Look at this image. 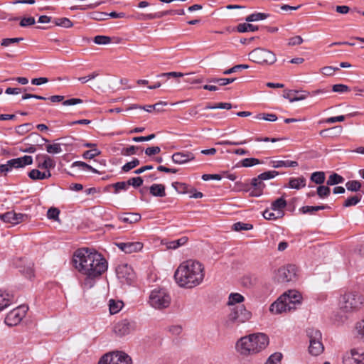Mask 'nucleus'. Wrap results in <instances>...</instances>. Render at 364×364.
Returning <instances> with one entry per match:
<instances>
[{"mask_svg":"<svg viewBox=\"0 0 364 364\" xmlns=\"http://www.w3.org/2000/svg\"><path fill=\"white\" fill-rule=\"evenodd\" d=\"M252 317V313L247 310L244 305L234 307L228 316V321L233 324L240 325L248 321Z\"/></svg>","mask_w":364,"mask_h":364,"instance_id":"10","label":"nucleus"},{"mask_svg":"<svg viewBox=\"0 0 364 364\" xmlns=\"http://www.w3.org/2000/svg\"><path fill=\"white\" fill-rule=\"evenodd\" d=\"M282 358V353H274L269 357L265 364H279Z\"/></svg>","mask_w":364,"mask_h":364,"instance_id":"45","label":"nucleus"},{"mask_svg":"<svg viewBox=\"0 0 364 364\" xmlns=\"http://www.w3.org/2000/svg\"><path fill=\"white\" fill-rule=\"evenodd\" d=\"M332 90L335 92L343 93L350 91V88L343 84H336L333 86Z\"/></svg>","mask_w":364,"mask_h":364,"instance_id":"62","label":"nucleus"},{"mask_svg":"<svg viewBox=\"0 0 364 364\" xmlns=\"http://www.w3.org/2000/svg\"><path fill=\"white\" fill-rule=\"evenodd\" d=\"M14 300V296L6 291H0V311L9 306Z\"/></svg>","mask_w":364,"mask_h":364,"instance_id":"24","label":"nucleus"},{"mask_svg":"<svg viewBox=\"0 0 364 364\" xmlns=\"http://www.w3.org/2000/svg\"><path fill=\"white\" fill-rule=\"evenodd\" d=\"M140 161L138 159H134L132 161L126 163L122 168L124 172H128L131 169L139 165Z\"/></svg>","mask_w":364,"mask_h":364,"instance_id":"46","label":"nucleus"},{"mask_svg":"<svg viewBox=\"0 0 364 364\" xmlns=\"http://www.w3.org/2000/svg\"><path fill=\"white\" fill-rule=\"evenodd\" d=\"M307 335L309 338V353L313 355H318L323 351V346L321 343V333L314 328H309Z\"/></svg>","mask_w":364,"mask_h":364,"instance_id":"7","label":"nucleus"},{"mask_svg":"<svg viewBox=\"0 0 364 364\" xmlns=\"http://www.w3.org/2000/svg\"><path fill=\"white\" fill-rule=\"evenodd\" d=\"M269 14L264 13H255L246 17L245 20L247 22L257 21L266 19Z\"/></svg>","mask_w":364,"mask_h":364,"instance_id":"36","label":"nucleus"},{"mask_svg":"<svg viewBox=\"0 0 364 364\" xmlns=\"http://www.w3.org/2000/svg\"><path fill=\"white\" fill-rule=\"evenodd\" d=\"M258 119H264L269 122H274L277 119V117L274 114H259L256 117Z\"/></svg>","mask_w":364,"mask_h":364,"instance_id":"61","label":"nucleus"},{"mask_svg":"<svg viewBox=\"0 0 364 364\" xmlns=\"http://www.w3.org/2000/svg\"><path fill=\"white\" fill-rule=\"evenodd\" d=\"M272 167L277 168L280 167H296L298 166L297 161H282V160H272L270 161Z\"/></svg>","mask_w":364,"mask_h":364,"instance_id":"27","label":"nucleus"},{"mask_svg":"<svg viewBox=\"0 0 364 364\" xmlns=\"http://www.w3.org/2000/svg\"><path fill=\"white\" fill-rule=\"evenodd\" d=\"M15 215V212L11 211L7 212L1 215V220L5 223H9L14 224V216Z\"/></svg>","mask_w":364,"mask_h":364,"instance_id":"59","label":"nucleus"},{"mask_svg":"<svg viewBox=\"0 0 364 364\" xmlns=\"http://www.w3.org/2000/svg\"><path fill=\"white\" fill-rule=\"evenodd\" d=\"M28 307L19 306L11 310L5 318V323L9 326H14L18 324L26 316Z\"/></svg>","mask_w":364,"mask_h":364,"instance_id":"11","label":"nucleus"},{"mask_svg":"<svg viewBox=\"0 0 364 364\" xmlns=\"http://www.w3.org/2000/svg\"><path fill=\"white\" fill-rule=\"evenodd\" d=\"M118 218L123 223L133 224L141 220V215L135 213H124L120 214Z\"/></svg>","mask_w":364,"mask_h":364,"instance_id":"22","label":"nucleus"},{"mask_svg":"<svg viewBox=\"0 0 364 364\" xmlns=\"http://www.w3.org/2000/svg\"><path fill=\"white\" fill-rule=\"evenodd\" d=\"M258 30V27L250 23H240L237 26V31L240 33L248 32V31H256Z\"/></svg>","mask_w":364,"mask_h":364,"instance_id":"35","label":"nucleus"},{"mask_svg":"<svg viewBox=\"0 0 364 364\" xmlns=\"http://www.w3.org/2000/svg\"><path fill=\"white\" fill-rule=\"evenodd\" d=\"M343 181H344V178L341 176L335 173L331 174L328 177V179L326 183L328 186H333V185L342 183Z\"/></svg>","mask_w":364,"mask_h":364,"instance_id":"38","label":"nucleus"},{"mask_svg":"<svg viewBox=\"0 0 364 364\" xmlns=\"http://www.w3.org/2000/svg\"><path fill=\"white\" fill-rule=\"evenodd\" d=\"M112 186L114 188V193L117 194L121 191H127L129 188V183L127 181H120L113 183Z\"/></svg>","mask_w":364,"mask_h":364,"instance_id":"43","label":"nucleus"},{"mask_svg":"<svg viewBox=\"0 0 364 364\" xmlns=\"http://www.w3.org/2000/svg\"><path fill=\"white\" fill-rule=\"evenodd\" d=\"M245 298L242 295L239 293H231L229 295L228 304L229 306L235 305V304H240L244 301Z\"/></svg>","mask_w":364,"mask_h":364,"instance_id":"33","label":"nucleus"},{"mask_svg":"<svg viewBox=\"0 0 364 364\" xmlns=\"http://www.w3.org/2000/svg\"><path fill=\"white\" fill-rule=\"evenodd\" d=\"M240 163L243 167H251L261 164L260 161L256 158H246L242 159Z\"/></svg>","mask_w":364,"mask_h":364,"instance_id":"42","label":"nucleus"},{"mask_svg":"<svg viewBox=\"0 0 364 364\" xmlns=\"http://www.w3.org/2000/svg\"><path fill=\"white\" fill-rule=\"evenodd\" d=\"M268 336L262 333H252L242 337L236 343V350L242 355L257 354L267 348Z\"/></svg>","mask_w":364,"mask_h":364,"instance_id":"3","label":"nucleus"},{"mask_svg":"<svg viewBox=\"0 0 364 364\" xmlns=\"http://www.w3.org/2000/svg\"><path fill=\"white\" fill-rule=\"evenodd\" d=\"M172 161L176 164H184L195 159V155L191 151H179L171 156Z\"/></svg>","mask_w":364,"mask_h":364,"instance_id":"19","label":"nucleus"},{"mask_svg":"<svg viewBox=\"0 0 364 364\" xmlns=\"http://www.w3.org/2000/svg\"><path fill=\"white\" fill-rule=\"evenodd\" d=\"M124 304L122 301H115L110 299L109 301V309L111 314H117L123 307Z\"/></svg>","mask_w":364,"mask_h":364,"instance_id":"29","label":"nucleus"},{"mask_svg":"<svg viewBox=\"0 0 364 364\" xmlns=\"http://www.w3.org/2000/svg\"><path fill=\"white\" fill-rule=\"evenodd\" d=\"M263 217L267 220H276L277 218H280L283 216V212L279 211L277 213H274L270 210H265L263 212Z\"/></svg>","mask_w":364,"mask_h":364,"instance_id":"39","label":"nucleus"},{"mask_svg":"<svg viewBox=\"0 0 364 364\" xmlns=\"http://www.w3.org/2000/svg\"><path fill=\"white\" fill-rule=\"evenodd\" d=\"M171 303V296L164 289H155L149 295V304L154 309L167 308Z\"/></svg>","mask_w":364,"mask_h":364,"instance_id":"5","label":"nucleus"},{"mask_svg":"<svg viewBox=\"0 0 364 364\" xmlns=\"http://www.w3.org/2000/svg\"><path fill=\"white\" fill-rule=\"evenodd\" d=\"M188 241V238L186 237H182L178 240L169 241L166 243V247L168 249L175 250L180 246L185 245Z\"/></svg>","mask_w":364,"mask_h":364,"instance_id":"30","label":"nucleus"},{"mask_svg":"<svg viewBox=\"0 0 364 364\" xmlns=\"http://www.w3.org/2000/svg\"><path fill=\"white\" fill-rule=\"evenodd\" d=\"M46 151L49 154H59L62 151V149L60 144L55 143L53 144H48L46 146Z\"/></svg>","mask_w":364,"mask_h":364,"instance_id":"47","label":"nucleus"},{"mask_svg":"<svg viewBox=\"0 0 364 364\" xmlns=\"http://www.w3.org/2000/svg\"><path fill=\"white\" fill-rule=\"evenodd\" d=\"M253 228V225L250 223H245L237 222L232 225V230L235 231L250 230Z\"/></svg>","mask_w":364,"mask_h":364,"instance_id":"40","label":"nucleus"},{"mask_svg":"<svg viewBox=\"0 0 364 364\" xmlns=\"http://www.w3.org/2000/svg\"><path fill=\"white\" fill-rule=\"evenodd\" d=\"M346 188L350 191H358L361 188V184L358 181H350L346 183Z\"/></svg>","mask_w":364,"mask_h":364,"instance_id":"49","label":"nucleus"},{"mask_svg":"<svg viewBox=\"0 0 364 364\" xmlns=\"http://www.w3.org/2000/svg\"><path fill=\"white\" fill-rule=\"evenodd\" d=\"M325 173L323 171L314 172L311 176V180L316 184H322L325 181Z\"/></svg>","mask_w":364,"mask_h":364,"instance_id":"34","label":"nucleus"},{"mask_svg":"<svg viewBox=\"0 0 364 364\" xmlns=\"http://www.w3.org/2000/svg\"><path fill=\"white\" fill-rule=\"evenodd\" d=\"M296 278V267L294 265L282 267L277 270L276 279L278 282L287 283Z\"/></svg>","mask_w":364,"mask_h":364,"instance_id":"13","label":"nucleus"},{"mask_svg":"<svg viewBox=\"0 0 364 364\" xmlns=\"http://www.w3.org/2000/svg\"><path fill=\"white\" fill-rule=\"evenodd\" d=\"M262 181V179L259 178V176L257 178L252 179L251 185L253 186V189L250 192L251 196L257 197L262 195L263 189L265 187Z\"/></svg>","mask_w":364,"mask_h":364,"instance_id":"21","label":"nucleus"},{"mask_svg":"<svg viewBox=\"0 0 364 364\" xmlns=\"http://www.w3.org/2000/svg\"><path fill=\"white\" fill-rule=\"evenodd\" d=\"M360 199H361V196H355L348 198L345 200V202L343 203V206L344 207H350L352 205H355L358 202H360Z\"/></svg>","mask_w":364,"mask_h":364,"instance_id":"52","label":"nucleus"},{"mask_svg":"<svg viewBox=\"0 0 364 364\" xmlns=\"http://www.w3.org/2000/svg\"><path fill=\"white\" fill-rule=\"evenodd\" d=\"M282 296H284L285 299H282L283 302L287 304L289 312L296 309L297 306L301 304L302 296L301 294L296 290H289L284 293Z\"/></svg>","mask_w":364,"mask_h":364,"instance_id":"12","label":"nucleus"},{"mask_svg":"<svg viewBox=\"0 0 364 364\" xmlns=\"http://www.w3.org/2000/svg\"><path fill=\"white\" fill-rule=\"evenodd\" d=\"M338 70L339 68L336 67L326 66L321 68V73L325 75L331 76L333 75L334 73Z\"/></svg>","mask_w":364,"mask_h":364,"instance_id":"60","label":"nucleus"},{"mask_svg":"<svg viewBox=\"0 0 364 364\" xmlns=\"http://www.w3.org/2000/svg\"><path fill=\"white\" fill-rule=\"evenodd\" d=\"M92 18L97 21H104L108 18V14L104 12H94L92 14Z\"/></svg>","mask_w":364,"mask_h":364,"instance_id":"63","label":"nucleus"},{"mask_svg":"<svg viewBox=\"0 0 364 364\" xmlns=\"http://www.w3.org/2000/svg\"><path fill=\"white\" fill-rule=\"evenodd\" d=\"M94 43L98 45H106L111 42V38L106 36H96L94 38Z\"/></svg>","mask_w":364,"mask_h":364,"instance_id":"50","label":"nucleus"},{"mask_svg":"<svg viewBox=\"0 0 364 364\" xmlns=\"http://www.w3.org/2000/svg\"><path fill=\"white\" fill-rule=\"evenodd\" d=\"M355 329L358 336L364 341V319L356 323Z\"/></svg>","mask_w":364,"mask_h":364,"instance_id":"56","label":"nucleus"},{"mask_svg":"<svg viewBox=\"0 0 364 364\" xmlns=\"http://www.w3.org/2000/svg\"><path fill=\"white\" fill-rule=\"evenodd\" d=\"M236 80L235 77L232 78H210L208 79L207 82L213 83H218L220 85L224 86L228 84L232 83Z\"/></svg>","mask_w":364,"mask_h":364,"instance_id":"37","label":"nucleus"},{"mask_svg":"<svg viewBox=\"0 0 364 364\" xmlns=\"http://www.w3.org/2000/svg\"><path fill=\"white\" fill-rule=\"evenodd\" d=\"M129 186H132L134 188H138L143 184V179L141 177H134L127 181Z\"/></svg>","mask_w":364,"mask_h":364,"instance_id":"58","label":"nucleus"},{"mask_svg":"<svg viewBox=\"0 0 364 364\" xmlns=\"http://www.w3.org/2000/svg\"><path fill=\"white\" fill-rule=\"evenodd\" d=\"M75 269L84 277L81 282L83 289H91L97 279L107 269V262L94 250L81 248L77 250L73 258Z\"/></svg>","mask_w":364,"mask_h":364,"instance_id":"1","label":"nucleus"},{"mask_svg":"<svg viewBox=\"0 0 364 364\" xmlns=\"http://www.w3.org/2000/svg\"><path fill=\"white\" fill-rule=\"evenodd\" d=\"M118 279L123 283L130 284L134 279V272L128 264L119 265L116 269Z\"/></svg>","mask_w":364,"mask_h":364,"instance_id":"14","label":"nucleus"},{"mask_svg":"<svg viewBox=\"0 0 364 364\" xmlns=\"http://www.w3.org/2000/svg\"><path fill=\"white\" fill-rule=\"evenodd\" d=\"M116 245L119 249L127 254L139 252L143 248V243L140 242H118Z\"/></svg>","mask_w":364,"mask_h":364,"instance_id":"18","label":"nucleus"},{"mask_svg":"<svg viewBox=\"0 0 364 364\" xmlns=\"http://www.w3.org/2000/svg\"><path fill=\"white\" fill-rule=\"evenodd\" d=\"M37 167L45 171H50L55 166V161L47 154H38L36 156Z\"/></svg>","mask_w":364,"mask_h":364,"instance_id":"17","label":"nucleus"},{"mask_svg":"<svg viewBox=\"0 0 364 364\" xmlns=\"http://www.w3.org/2000/svg\"><path fill=\"white\" fill-rule=\"evenodd\" d=\"M282 299H285L284 296H280L269 307V311L274 314H279L283 312L289 311L288 307L286 306Z\"/></svg>","mask_w":364,"mask_h":364,"instance_id":"20","label":"nucleus"},{"mask_svg":"<svg viewBox=\"0 0 364 364\" xmlns=\"http://www.w3.org/2000/svg\"><path fill=\"white\" fill-rule=\"evenodd\" d=\"M20 272L27 278L31 279L34 277L33 264L30 263L27 267H23Z\"/></svg>","mask_w":364,"mask_h":364,"instance_id":"48","label":"nucleus"},{"mask_svg":"<svg viewBox=\"0 0 364 364\" xmlns=\"http://www.w3.org/2000/svg\"><path fill=\"white\" fill-rule=\"evenodd\" d=\"M316 193L319 196V198H327L330 195L331 189L328 186V185L327 186H319L317 188Z\"/></svg>","mask_w":364,"mask_h":364,"instance_id":"41","label":"nucleus"},{"mask_svg":"<svg viewBox=\"0 0 364 364\" xmlns=\"http://www.w3.org/2000/svg\"><path fill=\"white\" fill-rule=\"evenodd\" d=\"M364 304V296L355 291L342 294L339 299V308L344 313H352L360 309Z\"/></svg>","mask_w":364,"mask_h":364,"instance_id":"4","label":"nucleus"},{"mask_svg":"<svg viewBox=\"0 0 364 364\" xmlns=\"http://www.w3.org/2000/svg\"><path fill=\"white\" fill-rule=\"evenodd\" d=\"M136 329V323L132 321L124 319L117 323L114 326V332L119 336H126Z\"/></svg>","mask_w":364,"mask_h":364,"instance_id":"15","label":"nucleus"},{"mask_svg":"<svg viewBox=\"0 0 364 364\" xmlns=\"http://www.w3.org/2000/svg\"><path fill=\"white\" fill-rule=\"evenodd\" d=\"M279 174V173L276 171H269L264 173H262L259 175V178L260 179L268 180L274 178Z\"/></svg>","mask_w":364,"mask_h":364,"instance_id":"55","label":"nucleus"},{"mask_svg":"<svg viewBox=\"0 0 364 364\" xmlns=\"http://www.w3.org/2000/svg\"><path fill=\"white\" fill-rule=\"evenodd\" d=\"M98 364H132L131 358L122 351L111 352L104 355Z\"/></svg>","mask_w":364,"mask_h":364,"instance_id":"8","label":"nucleus"},{"mask_svg":"<svg viewBox=\"0 0 364 364\" xmlns=\"http://www.w3.org/2000/svg\"><path fill=\"white\" fill-rule=\"evenodd\" d=\"M250 59L256 63L261 65H272L276 60L275 54L264 48H257L249 53Z\"/></svg>","mask_w":364,"mask_h":364,"instance_id":"6","label":"nucleus"},{"mask_svg":"<svg viewBox=\"0 0 364 364\" xmlns=\"http://www.w3.org/2000/svg\"><path fill=\"white\" fill-rule=\"evenodd\" d=\"M100 153V151L98 150L97 149H92L85 151L82 156L85 159H91L97 156H99Z\"/></svg>","mask_w":364,"mask_h":364,"instance_id":"51","label":"nucleus"},{"mask_svg":"<svg viewBox=\"0 0 364 364\" xmlns=\"http://www.w3.org/2000/svg\"><path fill=\"white\" fill-rule=\"evenodd\" d=\"M287 206V201L283 198L275 200L272 203V210L274 211H281Z\"/></svg>","mask_w":364,"mask_h":364,"instance_id":"32","label":"nucleus"},{"mask_svg":"<svg viewBox=\"0 0 364 364\" xmlns=\"http://www.w3.org/2000/svg\"><path fill=\"white\" fill-rule=\"evenodd\" d=\"M23 41V38H4L1 42V46L4 47H8L16 43H18Z\"/></svg>","mask_w":364,"mask_h":364,"instance_id":"44","label":"nucleus"},{"mask_svg":"<svg viewBox=\"0 0 364 364\" xmlns=\"http://www.w3.org/2000/svg\"><path fill=\"white\" fill-rule=\"evenodd\" d=\"M328 207L327 205H316V206H303L301 207L299 210L303 214H314L315 212L321 210H324L326 208H328Z\"/></svg>","mask_w":364,"mask_h":364,"instance_id":"31","label":"nucleus"},{"mask_svg":"<svg viewBox=\"0 0 364 364\" xmlns=\"http://www.w3.org/2000/svg\"><path fill=\"white\" fill-rule=\"evenodd\" d=\"M36 23L33 17L23 18L20 21V26L21 27H26L28 26L33 25Z\"/></svg>","mask_w":364,"mask_h":364,"instance_id":"64","label":"nucleus"},{"mask_svg":"<svg viewBox=\"0 0 364 364\" xmlns=\"http://www.w3.org/2000/svg\"><path fill=\"white\" fill-rule=\"evenodd\" d=\"M364 360V352L361 349H352L343 358V364H360Z\"/></svg>","mask_w":364,"mask_h":364,"instance_id":"16","label":"nucleus"},{"mask_svg":"<svg viewBox=\"0 0 364 364\" xmlns=\"http://www.w3.org/2000/svg\"><path fill=\"white\" fill-rule=\"evenodd\" d=\"M171 14H178V15H184L185 11L183 9L180 10H170V11H163L161 13H157V14H149L146 15V18L147 19H154V18H161L166 15H171Z\"/></svg>","mask_w":364,"mask_h":364,"instance_id":"25","label":"nucleus"},{"mask_svg":"<svg viewBox=\"0 0 364 364\" xmlns=\"http://www.w3.org/2000/svg\"><path fill=\"white\" fill-rule=\"evenodd\" d=\"M249 68V65H245V64H240V65H235L233 66L232 68L228 69V70H226L223 72V74L224 75H230L231 73H235V72H237L242 69H247Z\"/></svg>","mask_w":364,"mask_h":364,"instance_id":"54","label":"nucleus"},{"mask_svg":"<svg viewBox=\"0 0 364 364\" xmlns=\"http://www.w3.org/2000/svg\"><path fill=\"white\" fill-rule=\"evenodd\" d=\"M205 269L202 263L194 259L183 262L176 269L174 277L181 287L192 289L200 285L204 279Z\"/></svg>","mask_w":364,"mask_h":364,"instance_id":"2","label":"nucleus"},{"mask_svg":"<svg viewBox=\"0 0 364 364\" xmlns=\"http://www.w3.org/2000/svg\"><path fill=\"white\" fill-rule=\"evenodd\" d=\"M55 24L64 28H70L73 26L71 21L67 18H60L55 20Z\"/></svg>","mask_w":364,"mask_h":364,"instance_id":"53","label":"nucleus"},{"mask_svg":"<svg viewBox=\"0 0 364 364\" xmlns=\"http://www.w3.org/2000/svg\"><path fill=\"white\" fill-rule=\"evenodd\" d=\"M28 177L32 180H43L51 177L50 171L41 172L39 169H32L28 173Z\"/></svg>","mask_w":364,"mask_h":364,"instance_id":"23","label":"nucleus"},{"mask_svg":"<svg viewBox=\"0 0 364 364\" xmlns=\"http://www.w3.org/2000/svg\"><path fill=\"white\" fill-rule=\"evenodd\" d=\"M33 164V158L31 156L13 159L6 161V164L0 165V173L6 175L13 168H23Z\"/></svg>","mask_w":364,"mask_h":364,"instance_id":"9","label":"nucleus"},{"mask_svg":"<svg viewBox=\"0 0 364 364\" xmlns=\"http://www.w3.org/2000/svg\"><path fill=\"white\" fill-rule=\"evenodd\" d=\"M306 180L304 176L291 178L289 181V187L294 189H301L306 186Z\"/></svg>","mask_w":364,"mask_h":364,"instance_id":"26","label":"nucleus"},{"mask_svg":"<svg viewBox=\"0 0 364 364\" xmlns=\"http://www.w3.org/2000/svg\"><path fill=\"white\" fill-rule=\"evenodd\" d=\"M59 214L60 210L56 208H49L47 213L48 218L54 220H58Z\"/></svg>","mask_w":364,"mask_h":364,"instance_id":"57","label":"nucleus"},{"mask_svg":"<svg viewBox=\"0 0 364 364\" xmlns=\"http://www.w3.org/2000/svg\"><path fill=\"white\" fill-rule=\"evenodd\" d=\"M150 193L156 197H164L166 196L165 186L163 184H153L149 188Z\"/></svg>","mask_w":364,"mask_h":364,"instance_id":"28","label":"nucleus"}]
</instances>
